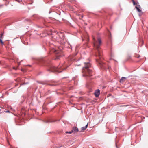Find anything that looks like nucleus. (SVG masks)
Masks as SVG:
<instances>
[{
  "mask_svg": "<svg viewBox=\"0 0 148 148\" xmlns=\"http://www.w3.org/2000/svg\"><path fill=\"white\" fill-rule=\"evenodd\" d=\"M5 112H10L9 110H7V111H5Z\"/></svg>",
  "mask_w": 148,
  "mask_h": 148,
  "instance_id": "nucleus-18",
  "label": "nucleus"
},
{
  "mask_svg": "<svg viewBox=\"0 0 148 148\" xmlns=\"http://www.w3.org/2000/svg\"><path fill=\"white\" fill-rule=\"evenodd\" d=\"M91 66V64L90 63H84V66L83 67L82 71L83 76L92 75V71L89 69Z\"/></svg>",
  "mask_w": 148,
  "mask_h": 148,
  "instance_id": "nucleus-2",
  "label": "nucleus"
},
{
  "mask_svg": "<svg viewBox=\"0 0 148 148\" xmlns=\"http://www.w3.org/2000/svg\"><path fill=\"white\" fill-rule=\"evenodd\" d=\"M0 42L2 45L4 44V42H3L2 39L1 38H0Z\"/></svg>",
  "mask_w": 148,
  "mask_h": 148,
  "instance_id": "nucleus-11",
  "label": "nucleus"
},
{
  "mask_svg": "<svg viewBox=\"0 0 148 148\" xmlns=\"http://www.w3.org/2000/svg\"><path fill=\"white\" fill-rule=\"evenodd\" d=\"M93 45L97 51L96 56H98L99 58L96 59V61L99 64L101 67L103 69L105 68V63L103 62V58H102V50L100 48V46L101 44V40L100 38H98L97 40H96L95 38H93Z\"/></svg>",
  "mask_w": 148,
  "mask_h": 148,
  "instance_id": "nucleus-1",
  "label": "nucleus"
},
{
  "mask_svg": "<svg viewBox=\"0 0 148 148\" xmlns=\"http://www.w3.org/2000/svg\"><path fill=\"white\" fill-rule=\"evenodd\" d=\"M126 78L124 77H122L121 79L120 80V82H122L123 81L125 80Z\"/></svg>",
  "mask_w": 148,
  "mask_h": 148,
  "instance_id": "nucleus-10",
  "label": "nucleus"
},
{
  "mask_svg": "<svg viewBox=\"0 0 148 148\" xmlns=\"http://www.w3.org/2000/svg\"><path fill=\"white\" fill-rule=\"evenodd\" d=\"M16 1H17L18 2H20V0H15Z\"/></svg>",
  "mask_w": 148,
  "mask_h": 148,
  "instance_id": "nucleus-19",
  "label": "nucleus"
},
{
  "mask_svg": "<svg viewBox=\"0 0 148 148\" xmlns=\"http://www.w3.org/2000/svg\"><path fill=\"white\" fill-rule=\"evenodd\" d=\"M134 1V0H132V1Z\"/></svg>",
  "mask_w": 148,
  "mask_h": 148,
  "instance_id": "nucleus-24",
  "label": "nucleus"
},
{
  "mask_svg": "<svg viewBox=\"0 0 148 148\" xmlns=\"http://www.w3.org/2000/svg\"><path fill=\"white\" fill-rule=\"evenodd\" d=\"M13 69H14L16 70V69L15 67H13Z\"/></svg>",
  "mask_w": 148,
  "mask_h": 148,
  "instance_id": "nucleus-22",
  "label": "nucleus"
},
{
  "mask_svg": "<svg viewBox=\"0 0 148 148\" xmlns=\"http://www.w3.org/2000/svg\"><path fill=\"white\" fill-rule=\"evenodd\" d=\"M132 2L133 3V4L134 5H135V4H136V3H135V1H133Z\"/></svg>",
  "mask_w": 148,
  "mask_h": 148,
  "instance_id": "nucleus-16",
  "label": "nucleus"
},
{
  "mask_svg": "<svg viewBox=\"0 0 148 148\" xmlns=\"http://www.w3.org/2000/svg\"><path fill=\"white\" fill-rule=\"evenodd\" d=\"M87 40L88 41H89V39L88 38V37L87 38Z\"/></svg>",
  "mask_w": 148,
  "mask_h": 148,
  "instance_id": "nucleus-21",
  "label": "nucleus"
},
{
  "mask_svg": "<svg viewBox=\"0 0 148 148\" xmlns=\"http://www.w3.org/2000/svg\"><path fill=\"white\" fill-rule=\"evenodd\" d=\"M5 110H3V108L0 109V114L3 113L5 112Z\"/></svg>",
  "mask_w": 148,
  "mask_h": 148,
  "instance_id": "nucleus-8",
  "label": "nucleus"
},
{
  "mask_svg": "<svg viewBox=\"0 0 148 148\" xmlns=\"http://www.w3.org/2000/svg\"><path fill=\"white\" fill-rule=\"evenodd\" d=\"M78 131V129L76 127H73L71 131L68 132V131H66V133H69V134H71L73 132H77Z\"/></svg>",
  "mask_w": 148,
  "mask_h": 148,
  "instance_id": "nucleus-4",
  "label": "nucleus"
},
{
  "mask_svg": "<svg viewBox=\"0 0 148 148\" xmlns=\"http://www.w3.org/2000/svg\"><path fill=\"white\" fill-rule=\"evenodd\" d=\"M3 33H2L1 35V36H0V38H2V36H3Z\"/></svg>",
  "mask_w": 148,
  "mask_h": 148,
  "instance_id": "nucleus-12",
  "label": "nucleus"
},
{
  "mask_svg": "<svg viewBox=\"0 0 148 148\" xmlns=\"http://www.w3.org/2000/svg\"><path fill=\"white\" fill-rule=\"evenodd\" d=\"M136 57L137 58H139L140 57V56L139 55H137L136 56Z\"/></svg>",
  "mask_w": 148,
  "mask_h": 148,
  "instance_id": "nucleus-17",
  "label": "nucleus"
},
{
  "mask_svg": "<svg viewBox=\"0 0 148 148\" xmlns=\"http://www.w3.org/2000/svg\"><path fill=\"white\" fill-rule=\"evenodd\" d=\"M49 68L48 71L51 72L56 71L58 72H61L62 71L60 69L61 66H58L57 67H55L54 65L50 64L48 65Z\"/></svg>",
  "mask_w": 148,
  "mask_h": 148,
  "instance_id": "nucleus-3",
  "label": "nucleus"
},
{
  "mask_svg": "<svg viewBox=\"0 0 148 148\" xmlns=\"http://www.w3.org/2000/svg\"><path fill=\"white\" fill-rule=\"evenodd\" d=\"M42 84H45V82H42Z\"/></svg>",
  "mask_w": 148,
  "mask_h": 148,
  "instance_id": "nucleus-20",
  "label": "nucleus"
},
{
  "mask_svg": "<svg viewBox=\"0 0 148 148\" xmlns=\"http://www.w3.org/2000/svg\"><path fill=\"white\" fill-rule=\"evenodd\" d=\"M116 148H118L117 147V145H116Z\"/></svg>",
  "mask_w": 148,
  "mask_h": 148,
  "instance_id": "nucleus-23",
  "label": "nucleus"
},
{
  "mask_svg": "<svg viewBox=\"0 0 148 148\" xmlns=\"http://www.w3.org/2000/svg\"><path fill=\"white\" fill-rule=\"evenodd\" d=\"M53 122V121H51L50 120H48L47 121V122Z\"/></svg>",
  "mask_w": 148,
  "mask_h": 148,
  "instance_id": "nucleus-15",
  "label": "nucleus"
},
{
  "mask_svg": "<svg viewBox=\"0 0 148 148\" xmlns=\"http://www.w3.org/2000/svg\"><path fill=\"white\" fill-rule=\"evenodd\" d=\"M88 126V123L85 127H83L81 128V131H83L85 130L87 127Z\"/></svg>",
  "mask_w": 148,
  "mask_h": 148,
  "instance_id": "nucleus-7",
  "label": "nucleus"
},
{
  "mask_svg": "<svg viewBox=\"0 0 148 148\" xmlns=\"http://www.w3.org/2000/svg\"><path fill=\"white\" fill-rule=\"evenodd\" d=\"M136 8L137 9V11L139 12H141V10L137 6H136Z\"/></svg>",
  "mask_w": 148,
  "mask_h": 148,
  "instance_id": "nucleus-9",
  "label": "nucleus"
},
{
  "mask_svg": "<svg viewBox=\"0 0 148 148\" xmlns=\"http://www.w3.org/2000/svg\"><path fill=\"white\" fill-rule=\"evenodd\" d=\"M49 46L51 47L53 49V51L55 52L56 53H59V52L58 51H57V50L55 49L54 48L55 46H53V45H52V43H51L50 42L49 44Z\"/></svg>",
  "mask_w": 148,
  "mask_h": 148,
  "instance_id": "nucleus-5",
  "label": "nucleus"
},
{
  "mask_svg": "<svg viewBox=\"0 0 148 148\" xmlns=\"http://www.w3.org/2000/svg\"><path fill=\"white\" fill-rule=\"evenodd\" d=\"M100 93V90L99 89L97 90L95 92V95L96 97H98Z\"/></svg>",
  "mask_w": 148,
  "mask_h": 148,
  "instance_id": "nucleus-6",
  "label": "nucleus"
},
{
  "mask_svg": "<svg viewBox=\"0 0 148 148\" xmlns=\"http://www.w3.org/2000/svg\"><path fill=\"white\" fill-rule=\"evenodd\" d=\"M60 56V55L57 56L56 57V59H59Z\"/></svg>",
  "mask_w": 148,
  "mask_h": 148,
  "instance_id": "nucleus-14",
  "label": "nucleus"
},
{
  "mask_svg": "<svg viewBox=\"0 0 148 148\" xmlns=\"http://www.w3.org/2000/svg\"><path fill=\"white\" fill-rule=\"evenodd\" d=\"M49 85L51 86H56V85L52 83L51 84H49Z\"/></svg>",
  "mask_w": 148,
  "mask_h": 148,
  "instance_id": "nucleus-13",
  "label": "nucleus"
}]
</instances>
